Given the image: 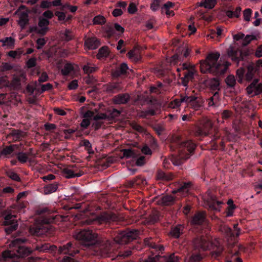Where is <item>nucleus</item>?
<instances>
[{"label": "nucleus", "instance_id": "obj_19", "mask_svg": "<svg viewBox=\"0 0 262 262\" xmlns=\"http://www.w3.org/2000/svg\"><path fill=\"white\" fill-rule=\"evenodd\" d=\"M84 45L86 48L91 50H95L100 45V42L99 40L97 38L91 37L87 38L85 40Z\"/></svg>", "mask_w": 262, "mask_h": 262}, {"label": "nucleus", "instance_id": "obj_12", "mask_svg": "<svg viewBox=\"0 0 262 262\" xmlns=\"http://www.w3.org/2000/svg\"><path fill=\"white\" fill-rule=\"evenodd\" d=\"M50 21L48 19L39 17L38 18V28H36L35 31L39 34L43 35L49 30L48 25Z\"/></svg>", "mask_w": 262, "mask_h": 262}, {"label": "nucleus", "instance_id": "obj_37", "mask_svg": "<svg viewBox=\"0 0 262 262\" xmlns=\"http://www.w3.org/2000/svg\"><path fill=\"white\" fill-rule=\"evenodd\" d=\"M241 8L237 7L234 11L228 10L226 11V14L229 18L238 17L241 12Z\"/></svg>", "mask_w": 262, "mask_h": 262}, {"label": "nucleus", "instance_id": "obj_22", "mask_svg": "<svg viewBox=\"0 0 262 262\" xmlns=\"http://www.w3.org/2000/svg\"><path fill=\"white\" fill-rule=\"evenodd\" d=\"M62 174L67 179H71L75 177H80L83 174V173L80 171L75 172L73 169L67 167L62 170Z\"/></svg>", "mask_w": 262, "mask_h": 262}, {"label": "nucleus", "instance_id": "obj_4", "mask_svg": "<svg viewBox=\"0 0 262 262\" xmlns=\"http://www.w3.org/2000/svg\"><path fill=\"white\" fill-rule=\"evenodd\" d=\"M139 232L137 230H127L118 233L114 238L115 242L119 244H126L139 236Z\"/></svg>", "mask_w": 262, "mask_h": 262}, {"label": "nucleus", "instance_id": "obj_13", "mask_svg": "<svg viewBox=\"0 0 262 262\" xmlns=\"http://www.w3.org/2000/svg\"><path fill=\"white\" fill-rule=\"evenodd\" d=\"M26 80V75L24 73H17L13 75L11 85L14 89H19L22 84L25 83Z\"/></svg>", "mask_w": 262, "mask_h": 262}, {"label": "nucleus", "instance_id": "obj_7", "mask_svg": "<svg viewBox=\"0 0 262 262\" xmlns=\"http://www.w3.org/2000/svg\"><path fill=\"white\" fill-rule=\"evenodd\" d=\"M193 245L196 249L206 250L210 246V239L208 236H200L192 241Z\"/></svg>", "mask_w": 262, "mask_h": 262}, {"label": "nucleus", "instance_id": "obj_23", "mask_svg": "<svg viewBox=\"0 0 262 262\" xmlns=\"http://www.w3.org/2000/svg\"><path fill=\"white\" fill-rule=\"evenodd\" d=\"M129 99V96L128 94H122L115 96L113 98V102L116 104H125L128 102Z\"/></svg>", "mask_w": 262, "mask_h": 262}, {"label": "nucleus", "instance_id": "obj_36", "mask_svg": "<svg viewBox=\"0 0 262 262\" xmlns=\"http://www.w3.org/2000/svg\"><path fill=\"white\" fill-rule=\"evenodd\" d=\"M183 229V227L182 225H178L171 229L170 234L174 238H178L182 234Z\"/></svg>", "mask_w": 262, "mask_h": 262}, {"label": "nucleus", "instance_id": "obj_38", "mask_svg": "<svg viewBox=\"0 0 262 262\" xmlns=\"http://www.w3.org/2000/svg\"><path fill=\"white\" fill-rule=\"evenodd\" d=\"M220 230L227 237H232L234 236L233 233L232 232L231 229L225 225H222L220 227Z\"/></svg>", "mask_w": 262, "mask_h": 262}, {"label": "nucleus", "instance_id": "obj_40", "mask_svg": "<svg viewBox=\"0 0 262 262\" xmlns=\"http://www.w3.org/2000/svg\"><path fill=\"white\" fill-rule=\"evenodd\" d=\"M219 101V94L217 92H216L208 100V105L209 106L217 105L218 104Z\"/></svg>", "mask_w": 262, "mask_h": 262}, {"label": "nucleus", "instance_id": "obj_8", "mask_svg": "<svg viewBox=\"0 0 262 262\" xmlns=\"http://www.w3.org/2000/svg\"><path fill=\"white\" fill-rule=\"evenodd\" d=\"M203 200L206 202V205L209 208L215 211H220L221 205L223 204V202L221 201H217L215 196L209 193L207 196H203Z\"/></svg>", "mask_w": 262, "mask_h": 262}, {"label": "nucleus", "instance_id": "obj_1", "mask_svg": "<svg viewBox=\"0 0 262 262\" xmlns=\"http://www.w3.org/2000/svg\"><path fill=\"white\" fill-rule=\"evenodd\" d=\"M195 147V145L191 141L182 142L179 150V155H172L171 157L164 160L163 164L165 168H169L170 164L179 166L183 162V160L188 159Z\"/></svg>", "mask_w": 262, "mask_h": 262}, {"label": "nucleus", "instance_id": "obj_58", "mask_svg": "<svg viewBox=\"0 0 262 262\" xmlns=\"http://www.w3.org/2000/svg\"><path fill=\"white\" fill-rule=\"evenodd\" d=\"M54 16V13L51 10H47L45 11L42 14V16L40 17H44L45 18L48 19V20H49L50 19H51Z\"/></svg>", "mask_w": 262, "mask_h": 262}, {"label": "nucleus", "instance_id": "obj_55", "mask_svg": "<svg viewBox=\"0 0 262 262\" xmlns=\"http://www.w3.org/2000/svg\"><path fill=\"white\" fill-rule=\"evenodd\" d=\"M17 159L21 163H25L28 160V157L24 152H19L17 154Z\"/></svg>", "mask_w": 262, "mask_h": 262}, {"label": "nucleus", "instance_id": "obj_64", "mask_svg": "<svg viewBox=\"0 0 262 262\" xmlns=\"http://www.w3.org/2000/svg\"><path fill=\"white\" fill-rule=\"evenodd\" d=\"M52 6V2L47 0L42 1L40 3V7L42 8H49Z\"/></svg>", "mask_w": 262, "mask_h": 262}, {"label": "nucleus", "instance_id": "obj_29", "mask_svg": "<svg viewBox=\"0 0 262 262\" xmlns=\"http://www.w3.org/2000/svg\"><path fill=\"white\" fill-rule=\"evenodd\" d=\"M161 112L160 107L157 106L154 108H150L145 112H143L140 115L141 117H146L147 116H154L160 114Z\"/></svg>", "mask_w": 262, "mask_h": 262}, {"label": "nucleus", "instance_id": "obj_25", "mask_svg": "<svg viewBox=\"0 0 262 262\" xmlns=\"http://www.w3.org/2000/svg\"><path fill=\"white\" fill-rule=\"evenodd\" d=\"M58 188V184L54 183L45 186L43 188L45 194H49L55 192Z\"/></svg>", "mask_w": 262, "mask_h": 262}, {"label": "nucleus", "instance_id": "obj_49", "mask_svg": "<svg viewBox=\"0 0 262 262\" xmlns=\"http://www.w3.org/2000/svg\"><path fill=\"white\" fill-rule=\"evenodd\" d=\"M226 82L228 86L233 87L236 83V80L233 75H229L226 79Z\"/></svg>", "mask_w": 262, "mask_h": 262}, {"label": "nucleus", "instance_id": "obj_16", "mask_svg": "<svg viewBox=\"0 0 262 262\" xmlns=\"http://www.w3.org/2000/svg\"><path fill=\"white\" fill-rule=\"evenodd\" d=\"M18 145L16 144L7 146L0 151V157L2 156H13L16 154L15 151L18 149Z\"/></svg>", "mask_w": 262, "mask_h": 262}, {"label": "nucleus", "instance_id": "obj_2", "mask_svg": "<svg viewBox=\"0 0 262 262\" xmlns=\"http://www.w3.org/2000/svg\"><path fill=\"white\" fill-rule=\"evenodd\" d=\"M220 54L218 52H212L209 53L204 61L200 62V70L202 73H219L224 72L230 63L229 62L225 63V68L221 69L222 64L218 60Z\"/></svg>", "mask_w": 262, "mask_h": 262}, {"label": "nucleus", "instance_id": "obj_20", "mask_svg": "<svg viewBox=\"0 0 262 262\" xmlns=\"http://www.w3.org/2000/svg\"><path fill=\"white\" fill-rule=\"evenodd\" d=\"M116 219V217L114 214L103 212L98 215L96 220L100 223H102L103 222L107 223L111 221H114Z\"/></svg>", "mask_w": 262, "mask_h": 262}, {"label": "nucleus", "instance_id": "obj_18", "mask_svg": "<svg viewBox=\"0 0 262 262\" xmlns=\"http://www.w3.org/2000/svg\"><path fill=\"white\" fill-rule=\"evenodd\" d=\"M228 55L232 60L236 61L237 65L238 66L241 60H243L242 57V53L241 52L234 51L233 48L230 46L228 49Z\"/></svg>", "mask_w": 262, "mask_h": 262}, {"label": "nucleus", "instance_id": "obj_50", "mask_svg": "<svg viewBox=\"0 0 262 262\" xmlns=\"http://www.w3.org/2000/svg\"><path fill=\"white\" fill-rule=\"evenodd\" d=\"M111 243L110 242L107 241L104 246H102L101 248L102 254L103 255H106L111 251Z\"/></svg>", "mask_w": 262, "mask_h": 262}, {"label": "nucleus", "instance_id": "obj_41", "mask_svg": "<svg viewBox=\"0 0 262 262\" xmlns=\"http://www.w3.org/2000/svg\"><path fill=\"white\" fill-rule=\"evenodd\" d=\"M82 69L85 74L89 75L95 72L97 70V67L93 66L91 63L88 62L86 64L83 66Z\"/></svg>", "mask_w": 262, "mask_h": 262}, {"label": "nucleus", "instance_id": "obj_54", "mask_svg": "<svg viewBox=\"0 0 262 262\" xmlns=\"http://www.w3.org/2000/svg\"><path fill=\"white\" fill-rule=\"evenodd\" d=\"M165 262H179V257L174 254L165 257Z\"/></svg>", "mask_w": 262, "mask_h": 262}, {"label": "nucleus", "instance_id": "obj_30", "mask_svg": "<svg viewBox=\"0 0 262 262\" xmlns=\"http://www.w3.org/2000/svg\"><path fill=\"white\" fill-rule=\"evenodd\" d=\"M207 84L210 89L212 90H219L220 89V81L217 78H214L209 79Z\"/></svg>", "mask_w": 262, "mask_h": 262}, {"label": "nucleus", "instance_id": "obj_43", "mask_svg": "<svg viewBox=\"0 0 262 262\" xmlns=\"http://www.w3.org/2000/svg\"><path fill=\"white\" fill-rule=\"evenodd\" d=\"M108 49L107 47L104 46L100 48L97 55L98 59L106 57L108 55Z\"/></svg>", "mask_w": 262, "mask_h": 262}, {"label": "nucleus", "instance_id": "obj_35", "mask_svg": "<svg viewBox=\"0 0 262 262\" xmlns=\"http://www.w3.org/2000/svg\"><path fill=\"white\" fill-rule=\"evenodd\" d=\"M3 43V46L7 48H12L15 43V39L12 37H6L0 40Z\"/></svg>", "mask_w": 262, "mask_h": 262}, {"label": "nucleus", "instance_id": "obj_57", "mask_svg": "<svg viewBox=\"0 0 262 262\" xmlns=\"http://www.w3.org/2000/svg\"><path fill=\"white\" fill-rule=\"evenodd\" d=\"M157 177L158 179L164 180H168L171 179L170 178L168 177L164 172L161 170L158 171Z\"/></svg>", "mask_w": 262, "mask_h": 262}, {"label": "nucleus", "instance_id": "obj_34", "mask_svg": "<svg viewBox=\"0 0 262 262\" xmlns=\"http://www.w3.org/2000/svg\"><path fill=\"white\" fill-rule=\"evenodd\" d=\"M123 154V157L127 159H133L135 158L137 156V154L134 150L131 148L124 149L122 150Z\"/></svg>", "mask_w": 262, "mask_h": 262}, {"label": "nucleus", "instance_id": "obj_10", "mask_svg": "<svg viewBox=\"0 0 262 262\" xmlns=\"http://www.w3.org/2000/svg\"><path fill=\"white\" fill-rule=\"evenodd\" d=\"M262 67V59L258 60L256 63H249L247 67V72L246 74V79L248 81L251 80L254 73L259 71Z\"/></svg>", "mask_w": 262, "mask_h": 262}, {"label": "nucleus", "instance_id": "obj_42", "mask_svg": "<svg viewBox=\"0 0 262 262\" xmlns=\"http://www.w3.org/2000/svg\"><path fill=\"white\" fill-rule=\"evenodd\" d=\"M60 37L62 40L69 41L72 38V33L69 30L61 31L60 32Z\"/></svg>", "mask_w": 262, "mask_h": 262}, {"label": "nucleus", "instance_id": "obj_31", "mask_svg": "<svg viewBox=\"0 0 262 262\" xmlns=\"http://www.w3.org/2000/svg\"><path fill=\"white\" fill-rule=\"evenodd\" d=\"M127 56L128 58L132 61L137 62L139 61L141 58V55H140L139 51L138 50H133L129 51Z\"/></svg>", "mask_w": 262, "mask_h": 262}, {"label": "nucleus", "instance_id": "obj_46", "mask_svg": "<svg viewBox=\"0 0 262 262\" xmlns=\"http://www.w3.org/2000/svg\"><path fill=\"white\" fill-rule=\"evenodd\" d=\"M106 21L105 18L103 16L97 15L95 16L93 20L94 25H102Z\"/></svg>", "mask_w": 262, "mask_h": 262}, {"label": "nucleus", "instance_id": "obj_28", "mask_svg": "<svg viewBox=\"0 0 262 262\" xmlns=\"http://www.w3.org/2000/svg\"><path fill=\"white\" fill-rule=\"evenodd\" d=\"M194 70L191 69L184 73V77L182 78V84L187 86L188 82L193 78Z\"/></svg>", "mask_w": 262, "mask_h": 262}, {"label": "nucleus", "instance_id": "obj_26", "mask_svg": "<svg viewBox=\"0 0 262 262\" xmlns=\"http://www.w3.org/2000/svg\"><path fill=\"white\" fill-rule=\"evenodd\" d=\"M121 89V87L119 83L115 82L110 83L106 85L105 91L107 93H113Z\"/></svg>", "mask_w": 262, "mask_h": 262}, {"label": "nucleus", "instance_id": "obj_45", "mask_svg": "<svg viewBox=\"0 0 262 262\" xmlns=\"http://www.w3.org/2000/svg\"><path fill=\"white\" fill-rule=\"evenodd\" d=\"M73 70V66L71 63H67L61 70V73L63 75H68Z\"/></svg>", "mask_w": 262, "mask_h": 262}, {"label": "nucleus", "instance_id": "obj_47", "mask_svg": "<svg viewBox=\"0 0 262 262\" xmlns=\"http://www.w3.org/2000/svg\"><path fill=\"white\" fill-rule=\"evenodd\" d=\"M202 258V256L199 254H192L189 258L186 259L185 262H199Z\"/></svg>", "mask_w": 262, "mask_h": 262}, {"label": "nucleus", "instance_id": "obj_5", "mask_svg": "<svg viewBox=\"0 0 262 262\" xmlns=\"http://www.w3.org/2000/svg\"><path fill=\"white\" fill-rule=\"evenodd\" d=\"M182 101H184L188 106L195 111L200 110L202 107V101L195 95L185 94L182 96Z\"/></svg>", "mask_w": 262, "mask_h": 262}, {"label": "nucleus", "instance_id": "obj_63", "mask_svg": "<svg viewBox=\"0 0 262 262\" xmlns=\"http://www.w3.org/2000/svg\"><path fill=\"white\" fill-rule=\"evenodd\" d=\"M160 0H154L152 3L151 5L150 8L151 9L154 11H156L157 10H158L159 8L160 5Z\"/></svg>", "mask_w": 262, "mask_h": 262}, {"label": "nucleus", "instance_id": "obj_14", "mask_svg": "<svg viewBox=\"0 0 262 262\" xmlns=\"http://www.w3.org/2000/svg\"><path fill=\"white\" fill-rule=\"evenodd\" d=\"M58 251L60 254H68L71 256H73L76 253H78V250H75L74 247L70 242L62 246L59 247Z\"/></svg>", "mask_w": 262, "mask_h": 262}, {"label": "nucleus", "instance_id": "obj_53", "mask_svg": "<svg viewBox=\"0 0 262 262\" xmlns=\"http://www.w3.org/2000/svg\"><path fill=\"white\" fill-rule=\"evenodd\" d=\"M253 82H256L255 85H254L255 94H258L262 93V83H258V79H255Z\"/></svg>", "mask_w": 262, "mask_h": 262}, {"label": "nucleus", "instance_id": "obj_44", "mask_svg": "<svg viewBox=\"0 0 262 262\" xmlns=\"http://www.w3.org/2000/svg\"><path fill=\"white\" fill-rule=\"evenodd\" d=\"M182 96L183 95H181L180 99H176L171 101L169 104V107L171 108H177L179 107L182 103L184 102V101H182Z\"/></svg>", "mask_w": 262, "mask_h": 262}, {"label": "nucleus", "instance_id": "obj_59", "mask_svg": "<svg viewBox=\"0 0 262 262\" xmlns=\"http://www.w3.org/2000/svg\"><path fill=\"white\" fill-rule=\"evenodd\" d=\"M36 59L35 58H31L29 59L26 62V66L28 68H31L36 66Z\"/></svg>", "mask_w": 262, "mask_h": 262}, {"label": "nucleus", "instance_id": "obj_17", "mask_svg": "<svg viewBox=\"0 0 262 262\" xmlns=\"http://www.w3.org/2000/svg\"><path fill=\"white\" fill-rule=\"evenodd\" d=\"M190 187L191 183L190 182L185 183L179 188L173 190L172 192L177 193V196L180 195L181 196H185L188 194Z\"/></svg>", "mask_w": 262, "mask_h": 262}, {"label": "nucleus", "instance_id": "obj_48", "mask_svg": "<svg viewBox=\"0 0 262 262\" xmlns=\"http://www.w3.org/2000/svg\"><path fill=\"white\" fill-rule=\"evenodd\" d=\"M23 54V51L20 49H18L16 51H11L8 53V55L13 58H20Z\"/></svg>", "mask_w": 262, "mask_h": 262}, {"label": "nucleus", "instance_id": "obj_51", "mask_svg": "<svg viewBox=\"0 0 262 262\" xmlns=\"http://www.w3.org/2000/svg\"><path fill=\"white\" fill-rule=\"evenodd\" d=\"M252 11L250 9L247 8L243 12L244 19L246 21H249L250 20Z\"/></svg>", "mask_w": 262, "mask_h": 262}, {"label": "nucleus", "instance_id": "obj_6", "mask_svg": "<svg viewBox=\"0 0 262 262\" xmlns=\"http://www.w3.org/2000/svg\"><path fill=\"white\" fill-rule=\"evenodd\" d=\"M15 218V215L12 214L9 212L6 214L4 217L5 221L4 224L6 226L10 225L9 227L6 228L5 229L7 234H10L12 232L16 230L18 224L17 223V221Z\"/></svg>", "mask_w": 262, "mask_h": 262}, {"label": "nucleus", "instance_id": "obj_24", "mask_svg": "<svg viewBox=\"0 0 262 262\" xmlns=\"http://www.w3.org/2000/svg\"><path fill=\"white\" fill-rule=\"evenodd\" d=\"M127 69V65L125 63H122L118 68L112 72V75L115 77H118L125 74Z\"/></svg>", "mask_w": 262, "mask_h": 262}, {"label": "nucleus", "instance_id": "obj_61", "mask_svg": "<svg viewBox=\"0 0 262 262\" xmlns=\"http://www.w3.org/2000/svg\"><path fill=\"white\" fill-rule=\"evenodd\" d=\"M36 43L37 45V49H40L46 43V41L43 38H40L37 39Z\"/></svg>", "mask_w": 262, "mask_h": 262}, {"label": "nucleus", "instance_id": "obj_33", "mask_svg": "<svg viewBox=\"0 0 262 262\" xmlns=\"http://www.w3.org/2000/svg\"><path fill=\"white\" fill-rule=\"evenodd\" d=\"M216 4V0H202L199 5L206 9H211L215 6Z\"/></svg>", "mask_w": 262, "mask_h": 262}, {"label": "nucleus", "instance_id": "obj_52", "mask_svg": "<svg viewBox=\"0 0 262 262\" xmlns=\"http://www.w3.org/2000/svg\"><path fill=\"white\" fill-rule=\"evenodd\" d=\"M81 145L85 146L87 150H88L89 153L91 154L93 152L92 145L91 143L88 140H84L81 143Z\"/></svg>", "mask_w": 262, "mask_h": 262}, {"label": "nucleus", "instance_id": "obj_11", "mask_svg": "<svg viewBox=\"0 0 262 262\" xmlns=\"http://www.w3.org/2000/svg\"><path fill=\"white\" fill-rule=\"evenodd\" d=\"M47 225L42 223H35L29 229L31 234L35 236H39L45 234L48 231Z\"/></svg>", "mask_w": 262, "mask_h": 262}, {"label": "nucleus", "instance_id": "obj_32", "mask_svg": "<svg viewBox=\"0 0 262 262\" xmlns=\"http://www.w3.org/2000/svg\"><path fill=\"white\" fill-rule=\"evenodd\" d=\"M204 213L203 212H198L194 215L191 222L193 224L200 225L204 221Z\"/></svg>", "mask_w": 262, "mask_h": 262}, {"label": "nucleus", "instance_id": "obj_56", "mask_svg": "<svg viewBox=\"0 0 262 262\" xmlns=\"http://www.w3.org/2000/svg\"><path fill=\"white\" fill-rule=\"evenodd\" d=\"M7 176L11 179L16 181H20V178L18 175L13 171H9L7 172Z\"/></svg>", "mask_w": 262, "mask_h": 262}, {"label": "nucleus", "instance_id": "obj_27", "mask_svg": "<svg viewBox=\"0 0 262 262\" xmlns=\"http://www.w3.org/2000/svg\"><path fill=\"white\" fill-rule=\"evenodd\" d=\"M259 37V33L257 32H253L251 34L247 35L244 36L243 45L247 46L248 45L252 40H257Z\"/></svg>", "mask_w": 262, "mask_h": 262}, {"label": "nucleus", "instance_id": "obj_9", "mask_svg": "<svg viewBox=\"0 0 262 262\" xmlns=\"http://www.w3.org/2000/svg\"><path fill=\"white\" fill-rule=\"evenodd\" d=\"M212 127V123L208 118L204 119L202 127H198L195 131V135L198 136H206Z\"/></svg>", "mask_w": 262, "mask_h": 262}, {"label": "nucleus", "instance_id": "obj_3", "mask_svg": "<svg viewBox=\"0 0 262 262\" xmlns=\"http://www.w3.org/2000/svg\"><path fill=\"white\" fill-rule=\"evenodd\" d=\"M73 236L76 239L79 241L82 244L85 246H90L95 243L98 235L91 230L83 229L75 232Z\"/></svg>", "mask_w": 262, "mask_h": 262}, {"label": "nucleus", "instance_id": "obj_39", "mask_svg": "<svg viewBox=\"0 0 262 262\" xmlns=\"http://www.w3.org/2000/svg\"><path fill=\"white\" fill-rule=\"evenodd\" d=\"M14 255H15V254L11 253L10 250L4 251L2 253V256H0V262L2 261L3 260L11 262V258L13 257Z\"/></svg>", "mask_w": 262, "mask_h": 262}, {"label": "nucleus", "instance_id": "obj_15", "mask_svg": "<svg viewBox=\"0 0 262 262\" xmlns=\"http://www.w3.org/2000/svg\"><path fill=\"white\" fill-rule=\"evenodd\" d=\"M15 14L18 16V20H17L18 25L21 29H24L29 21L28 13L25 11L22 12L19 9L15 12Z\"/></svg>", "mask_w": 262, "mask_h": 262}, {"label": "nucleus", "instance_id": "obj_21", "mask_svg": "<svg viewBox=\"0 0 262 262\" xmlns=\"http://www.w3.org/2000/svg\"><path fill=\"white\" fill-rule=\"evenodd\" d=\"M177 199V196L173 197L171 195H164L158 200V204L164 206H168L173 204Z\"/></svg>", "mask_w": 262, "mask_h": 262}, {"label": "nucleus", "instance_id": "obj_62", "mask_svg": "<svg viewBox=\"0 0 262 262\" xmlns=\"http://www.w3.org/2000/svg\"><path fill=\"white\" fill-rule=\"evenodd\" d=\"M245 73V70L243 68H240L236 71V75L238 77V81L241 82L242 81V79Z\"/></svg>", "mask_w": 262, "mask_h": 262}, {"label": "nucleus", "instance_id": "obj_60", "mask_svg": "<svg viewBox=\"0 0 262 262\" xmlns=\"http://www.w3.org/2000/svg\"><path fill=\"white\" fill-rule=\"evenodd\" d=\"M12 135L13 137V139L18 140L22 137L23 132L19 130H15L12 132Z\"/></svg>", "mask_w": 262, "mask_h": 262}]
</instances>
